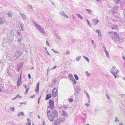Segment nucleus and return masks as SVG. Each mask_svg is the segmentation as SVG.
I'll return each instance as SVG.
<instances>
[{
  "label": "nucleus",
  "mask_w": 125,
  "mask_h": 125,
  "mask_svg": "<svg viewBox=\"0 0 125 125\" xmlns=\"http://www.w3.org/2000/svg\"><path fill=\"white\" fill-rule=\"evenodd\" d=\"M50 110H47V117L49 120L52 122L53 121L54 118L57 117L58 116V113L55 110H53L50 114Z\"/></svg>",
  "instance_id": "1"
},
{
  "label": "nucleus",
  "mask_w": 125,
  "mask_h": 125,
  "mask_svg": "<svg viewBox=\"0 0 125 125\" xmlns=\"http://www.w3.org/2000/svg\"><path fill=\"white\" fill-rule=\"evenodd\" d=\"M109 36L114 41H117L119 39V36L117 33L114 31H110L108 32Z\"/></svg>",
  "instance_id": "2"
},
{
  "label": "nucleus",
  "mask_w": 125,
  "mask_h": 125,
  "mask_svg": "<svg viewBox=\"0 0 125 125\" xmlns=\"http://www.w3.org/2000/svg\"><path fill=\"white\" fill-rule=\"evenodd\" d=\"M112 74L114 75L115 78L118 76V73L119 72L118 69L115 67L114 66L111 68L110 71Z\"/></svg>",
  "instance_id": "3"
},
{
  "label": "nucleus",
  "mask_w": 125,
  "mask_h": 125,
  "mask_svg": "<svg viewBox=\"0 0 125 125\" xmlns=\"http://www.w3.org/2000/svg\"><path fill=\"white\" fill-rule=\"evenodd\" d=\"M33 23L35 26L38 29L40 32L43 34H44L45 33L44 30L39 24L35 21H34Z\"/></svg>",
  "instance_id": "4"
},
{
  "label": "nucleus",
  "mask_w": 125,
  "mask_h": 125,
  "mask_svg": "<svg viewBox=\"0 0 125 125\" xmlns=\"http://www.w3.org/2000/svg\"><path fill=\"white\" fill-rule=\"evenodd\" d=\"M65 119L64 118L62 117L56 120L53 122V124L54 125H57L65 121Z\"/></svg>",
  "instance_id": "5"
},
{
  "label": "nucleus",
  "mask_w": 125,
  "mask_h": 125,
  "mask_svg": "<svg viewBox=\"0 0 125 125\" xmlns=\"http://www.w3.org/2000/svg\"><path fill=\"white\" fill-rule=\"evenodd\" d=\"M118 8V6H114L112 8L110 9L109 10L112 14H114V13L117 12Z\"/></svg>",
  "instance_id": "6"
},
{
  "label": "nucleus",
  "mask_w": 125,
  "mask_h": 125,
  "mask_svg": "<svg viewBox=\"0 0 125 125\" xmlns=\"http://www.w3.org/2000/svg\"><path fill=\"white\" fill-rule=\"evenodd\" d=\"M49 107L51 110L53 109L54 107L53 101L52 99H50L49 101Z\"/></svg>",
  "instance_id": "7"
},
{
  "label": "nucleus",
  "mask_w": 125,
  "mask_h": 125,
  "mask_svg": "<svg viewBox=\"0 0 125 125\" xmlns=\"http://www.w3.org/2000/svg\"><path fill=\"white\" fill-rule=\"evenodd\" d=\"M52 94L53 97H56L58 94V91L56 89L54 88L53 89L52 91Z\"/></svg>",
  "instance_id": "8"
},
{
  "label": "nucleus",
  "mask_w": 125,
  "mask_h": 125,
  "mask_svg": "<svg viewBox=\"0 0 125 125\" xmlns=\"http://www.w3.org/2000/svg\"><path fill=\"white\" fill-rule=\"evenodd\" d=\"M21 72L20 75V77H19L18 79V81L17 83V87H19L20 86V84L21 83Z\"/></svg>",
  "instance_id": "9"
},
{
  "label": "nucleus",
  "mask_w": 125,
  "mask_h": 125,
  "mask_svg": "<svg viewBox=\"0 0 125 125\" xmlns=\"http://www.w3.org/2000/svg\"><path fill=\"white\" fill-rule=\"evenodd\" d=\"M21 52L20 51H17L15 53L14 56L16 58L19 57L21 56Z\"/></svg>",
  "instance_id": "10"
},
{
  "label": "nucleus",
  "mask_w": 125,
  "mask_h": 125,
  "mask_svg": "<svg viewBox=\"0 0 125 125\" xmlns=\"http://www.w3.org/2000/svg\"><path fill=\"white\" fill-rule=\"evenodd\" d=\"M6 22V20L4 18L0 17V25L4 24Z\"/></svg>",
  "instance_id": "11"
},
{
  "label": "nucleus",
  "mask_w": 125,
  "mask_h": 125,
  "mask_svg": "<svg viewBox=\"0 0 125 125\" xmlns=\"http://www.w3.org/2000/svg\"><path fill=\"white\" fill-rule=\"evenodd\" d=\"M59 13L62 16H63L65 17V18L68 19L69 18L68 16L66 14V13L64 12L63 11H62L59 12Z\"/></svg>",
  "instance_id": "12"
},
{
  "label": "nucleus",
  "mask_w": 125,
  "mask_h": 125,
  "mask_svg": "<svg viewBox=\"0 0 125 125\" xmlns=\"http://www.w3.org/2000/svg\"><path fill=\"white\" fill-rule=\"evenodd\" d=\"M74 89L75 91V94H76L78 93V91L81 90L79 86L76 87V88L74 87Z\"/></svg>",
  "instance_id": "13"
},
{
  "label": "nucleus",
  "mask_w": 125,
  "mask_h": 125,
  "mask_svg": "<svg viewBox=\"0 0 125 125\" xmlns=\"http://www.w3.org/2000/svg\"><path fill=\"white\" fill-rule=\"evenodd\" d=\"M62 115L64 117H67L68 116V115L66 111H64L63 110H62Z\"/></svg>",
  "instance_id": "14"
},
{
  "label": "nucleus",
  "mask_w": 125,
  "mask_h": 125,
  "mask_svg": "<svg viewBox=\"0 0 125 125\" xmlns=\"http://www.w3.org/2000/svg\"><path fill=\"white\" fill-rule=\"evenodd\" d=\"M92 21L95 25L97 24L99 22V21L98 19H93Z\"/></svg>",
  "instance_id": "15"
},
{
  "label": "nucleus",
  "mask_w": 125,
  "mask_h": 125,
  "mask_svg": "<svg viewBox=\"0 0 125 125\" xmlns=\"http://www.w3.org/2000/svg\"><path fill=\"white\" fill-rule=\"evenodd\" d=\"M103 50L105 52L106 54V56L107 57L109 58V56L108 54V53L107 52V51L106 50V48L105 47H103Z\"/></svg>",
  "instance_id": "16"
},
{
  "label": "nucleus",
  "mask_w": 125,
  "mask_h": 125,
  "mask_svg": "<svg viewBox=\"0 0 125 125\" xmlns=\"http://www.w3.org/2000/svg\"><path fill=\"white\" fill-rule=\"evenodd\" d=\"M39 83L38 82V83L37 84V86L35 89V92L37 93L39 91Z\"/></svg>",
  "instance_id": "17"
},
{
  "label": "nucleus",
  "mask_w": 125,
  "mask_h": 125,
  "mask_svg": "<svg viewBox=\"0 0 125 125\" xmlns=\"http://www.w3.org/2000/svg\"><path fill=\"white\" fill-rule=\"evenodd\" d=\"M20 13L21 15V17H22V19L23 20H25L26 19V15H24V14H22L21 12H20Z\"/></svg>",
  "instance_id": "18"
},
{
  "label": "nucleus",
  "mask_w": 125,
  "mask_h": 125,
  "mask_svg": "<svg viewBox=\"0 0 125 125\" xmlns=\"http://www.w3.org/2000/svg\"><path fill=\"white\" fill-rule=\"evenodd\" d=\"M92 41V46L94 49H95L96 48V45L95 43L94 42V40H91Z\"/></svg>",
  "instance_id": "19"
},
{
  "label": "nucleus",
  "mask_w": 125,
  "mask_h": 125,
  "mask_svg": "<svg viewBox=\"0 0 125 125\" xmlns=\"http://www.w3.org/2000/svg\"><path fill=\"white\" fill-rule=\"evenodd\" d=\"M52 95L51 94H48L46 95V97L45 98L46 100L49 99L51 97Z\"/></svg>",
  "instance_id": "20"
},
{
  "label": "nucleus",
  "mask_w": 125,
  "mask_h": 125,
  "mask_svg": "<svg viewBox=\"0 0 125 125\" xmlns=\"http://www.w3.org/2000/svg\"><path fill=\"white\" fill-rule=\"evenodd\" d=\"M24 114L23 112H19L17 115V116H19L20 115H24Z\"/></svg>",
  "instance_id": "21"
},
{
  "label": "nucleus",
  "mask_w": 125,
  "mask_h": 125,
  "mask_svg": "<svg viewBox=\"0 0 125 125\" xmlns=\"http://www.w3.org/2000/svg\"><path fill=\"white\" fill-rule=\"evenodd\" d=\"M7 14L9 17H12V12L10 11H9L7 13Z\"/></svg>",
  "instance_id": "22"
},
{
  "label": "nucleus",
  "mask_w": 125,
  "mask_h": 125,
  "mask_svg": "<svg viewBox=\"0 0 125 125\" xmlns=\"http://www.w3.org/2000/svg\"><path fill=\"white\" fill-rule=\"evenodd\" d=\"M85 10L88 13L90 14H92L91 13L92 12V10L88 9H86Z\"/></svg>",
  "instance_id": "23"
},
{
  "label": "nucleus",
  "mask_w": 125,
  "mask_h": 125,
  "mask_svg": "<svg viewBox=\"0 0 125 125\" xmlns=\"http://www.w3.org/2000/svg\"><path fill=\"white\" fill-rule=\"evenodd\" d=\"M68 77L71 80H72L73 79H74L73 75L71 74H69L68 75Z\"/></svg>",
  "instance_id": "24"
},
{
  "label": "nucleus",
  "mask_w": 125,
  "mask_h": 125,
  "mask_svg": "<svg viewBox=\"0 0 125 125\" xmlns=\"http://www.w3.org/2000/svg\"><path fill=\"white\" fill-rule=\"evenodd\" d=\"M82 56L88 62H89V60L88 58L87 57H85L84 55H83Z\"/></svg>",
  "instance_id": "25"
},
{
  "label": "nucleus",
  "mask_w": 125,
  "mask_h": 125,
  "mask_svg": "<svg viewBox=\"0 0 125 125\" xmlns=\"http://www.w3.org/2000/svg\"><path fill=\"white\" fill-rule=\"evenodd\" d=\"M98 35L99 39L100 40H101L102 39V36L101 35V32L99 33L98 34Z\"/></svg>",
  "instance_id": "26"
},
{
  "label": "nucleus",
  "mask_w": 125,
  "mask_h": 125,
  "mask_svg": "<svg viewBox=\"0 0 125 125\" xmlns=\"http://www.w3.org/2000/svg\"><path fill=\"white\" fill-rule=\"evenodd\" d=\"M76 15H77L78 17L81 19L82 20H83V17L81 15L78 14H77Z\"/></svg>",
  "instance_id": "27"
},
{
  "label": "nucleus",
  "mask_w": 125,
  "mask_h": 125,
  "mask_svg": "<svg viewBox=\"0 0 125 125\" xmlns=\"http://www.w3.org/2000/svg\"><path fill=\"white\" fill-rule=\"evenodd\" d=\"M106 96L108 99V100H109L110 99V98L109 94L108 93H106Z\"/></svg>",
  "instance_id": "28"
},
{
  "label": "nucleus",
  "mask_w": 125,
  "mask_h": 125,
  "mask_svg": "<svg viewBox=\"0 0 125 125\" xmlns=\"http://www.w3.org/2000/svg\"><path fill=\"white\" fill-rule=\"evenodd\" d=\"M81 58V56H77L76 58V60L77 61H79Z\"/></svg>",
  "instance_id": "29"
},
{
  "label": "nucleus",
  "mask_w": 125,
  "mask_h": 125,
  "mask_svg": "<svg viewBox=\"0 0 125 125\" xmlns=\"http://www.w3.org/2000/svg\"><path fill=\"white\" fill-rule=\"evenodd\" d=\"M74 76L76 80H78L79 77L76 74H74Z\"/></svg>",
  "instance_id": "30"
},
{
  "label": "nucleus",
  "mask_w": 125,
  "mask_h": 125,
  "mask_svg": "<svg viewBox=\"0 0 125 125\" xmlns=\"http://www.w3.org/2000/svg\"><path fill=\"white\" fill-rule=\"evenodd\" d=\"M56 82V80L55 79H54L52 83V85H54Z\"/></svg>",
  "instance_id": "31"
},
{
  "label": "nucleus",
  "mask_w": 125,
  "mask_h": 125,
  "mask_svg": "<svg viewBox=\"0 0 125 125\" xmlns=\"http://www.w3.org/2000/svg\"><path fill=\"white\" fill-rule=\"evenodd\" d=\"M29 90V88H27L26 89L25 91V93L24 94L25 95H26L27 94L28 92V91Z\"/></svg>",
  "instance_id": "32"
},
{
  "label": "nucleus",
  "mask_w": 125,
  "mask_h": 125,
  "mask_svg": "<svg viewBox=\"0 0 125 125\" xmlns=\"http://www.w3.org/2000/svg\"><path fill=\"white\" fill-rule=\"evenodd\" d=\"M121 0H114L115 3L116 4H118Z\"/></svg>",
  "instance_id": "33"
},
{
  "label": "nucleus",
  "mask_w": 125,
  "mask_h": 125,
  "mask_svg": "<svg viewBox=\"0 0 125 125\" xmlns=\"http://www.w3.org/2000/svg\"><path fill=\"white\" fill-rule=\"evenodd\" d=\"M71 80L73 82L74 84H75L77 82L76 81V80L74 79V78L72 80Z\"/></svg>",
  "instance_id": "34"
},
{
  "label": "nucleus",
  "mask_w": 125,
  "mask_h": 125,
  "mask_svg": "<svg viewBox=\"0 0 125 125\" xmlns=\"http://www.w3.org/2000/svg\"><path fill=\"white\" fill-rule=\"evenodd\" d=\"M9 122L10 124L13 125H16L14 123V122L12 121H9Z\"/></svg>",
  "instance_id": "35"
},
{
  "label": "nucleus",
  "mask_w": 125,
  "mask_h": 125,
  "mask_svg": "<svg viewBox=\"0 0 125 125\" xmlns=\"http://www.w3.org/2000/svg\"><path fill=\"white\" fill-rule=\"evenodd\" d=\"M20 25L21 26V29H22V28H23L24 25V24L23 23H20Z\"/></svg>",
  "instance_id": "36"
},
{
  "label": "nucleus",
  "mask_w": 125,
  "mask_h": 125,
  "mask_svg": "<svg viewBox=\"0 0 125 125\" xmlns=\"http://www.w3.org/2000/svg\"><path fill=\"white\" fill-rule=\"evenodd\" d=\"M119 120L118 119V118L117 117H116L115 118V122H119Z\"/></svg>",
  "instance_id": "37"
},
{
  "label": "nucleus",
  "mask_w": 125,
  "mask_h": 125,
  "mask_svg": "<svg viewBox=\"0 0 125 125\" xmlns=\"http://www.w3.org/2000/svg\"><path fill=\"white\" fill-rule=\"evenodd\" d=\"M12 39H9V40H8L7 41V42L8 43H10V42H11L12 41Z\"/></svg>",
  "instance_id": "38"
},
{
  "label": "nucleus",
  "mask_w": 125,
  "mask_h": 125,
  "mask_svg": "<svg viewBox=\"0 0 125 125\" xmlns=\"http://www.w3.org/2000/svg\"><path fill=\"white\" fill-rule=\"evenodd\" d=\"M111 28L113 29H117V27L116 26H113L111 27Z\"/></svg>",
  "instance_id": "39"
},
{
  "label": "nucleus",
  "mask_w": 125,
  "mask_h": 125,
  "mask_svg": "<svg viewBox=\"0 0 125 125\" xmlns=\"http://www.w3.org/2000/svg\"><path fill=\"white\" fill-rule=\"evenodd\" d=\"M28 7H29V9H33V8L32 7L31 5H29L28 6Z\"/></svg>",
  "instance_id": "40"
},
{
  "label": "nucleus",
  "mask_w": 125,
  "mask_h": 125,
  "mask_svg": "<svg viewBox=\"0 0 125 125\" xmlns=\"http://www.w3.org/2000/svg\"><path fill=\"white\" fill-rule=\"evenodd\" d=\"M96 32L98 34L101 32L99 29H97L96 30Z\"/></svg>",
  "instance_id": "41"
},
{
  "label": "nucleus",
  "mask_w": 125,
  "mask_h": 125,
  "mask_svg": "<svg viewBox=\"0 0 125 125\" xmlns=\"http://www.w3.org/2000/svg\"><path fill=\"white\" fill-rule=\"evenodd\" d=\"M85 73L87 76H88L90 75V74L87 71Z\"/></svg>",
  "instance_id": "42"
},
{
  "label": "nucleus",
  "mask_w": 125,
  "mask_h": 125,
  "mask_svg": "<svg viewBox=\"0 0 125 125\" xmlns=\"http://www.w3.org/2000/svg\"><path fill=\"white\" fill-rule=\"evenodd\" d=\"M86 19V21L87 22L89 26H91L90 24V23L89 22V21L87 19Z\"/></svg>",
  "instance_id": "43"
},
{
  "label": "nucleus",
  "mask_w": 125,
  "mask_h": 125,
  "mask_svg": "<svg viewBox=\"0 0 125 125\" xmlns=\"http://www.w3.org/2000/svg\"><path fill=\"white\" fill-rule=\"evenodd\" d=\"M19 43H21V41L20 38L17 41Z\"/></svg>",
  "instance_id": "44"
},
{
  "label": "nucleus",
  "mask_w": 125,
  "mask_h": 125,
  "mask_svg": "<svg viewBox=\"0 0 125 125\" xmlns=\"http://www.w3.org/2000/svg\"><path fill=\"white\" fill-rule=\"evenodd\" d=\"M69 101L70 102H72L73 101V100L72 98H70L69 99Z\"/></svg>",
  "instance_id": "45"
},
{
  "label": "nucleus",
  "mask_w": 125,
  "mask_h": 125,
  "mask_svg": "<svg viewBox=\"0 0 125 125\" xmlns=\"http://www.w3.org/2000/svg\"><path fill=\"white\" fill-rule=\"evenodd\" d=\"M122 97L123 98H125V94H121Z\"/></svg>",
  "instance_id": "46"
},
{
  "label": "nucleus",
  "mask_w": 125,
  "mask_h": 125,
  "mask_svg": "<svg viewBox=\"0 0 125 125\" xmlns=\"http://www.w3.org/2000/svg\"><path fill=\"white\" fill-rule=\"evenodd\" d=\"M52 50L55 53H58V52L57 51H55L53 49H52Z\"/></svg>",
  "instance_id": "47"
},
{
  "label": "nucleus",
  "mask_w": 125,
  "mask_h": 125,
  "mask_svg": "<svg viewBox=\"0 0 125 125\" xmlns=\"http://www.w3.org/2000/svg\"><path fill=\"white\" fill-rule=\"evenodd\" d=\"M10 109H11V111H13V110L15 109L14 108V107H10Z\"/></svg>",
  "instance_id": "48"
},
{
  "label": "nucleus",
  "mask_w": 125,
  "mask_h": 125,
  "mask_svg": "<svg viewBox=\"0 0 125 125\" xmlns=\"http://www.w3.org/2000/svg\"><path fill=\"white\" fill-rule=\"evenodd\" d=\"M27 121L28 123H30V119L28 118L27 119Z\"/></svg>",
  "instance_id": "49"
},
{
  "label": "nucleus",
  "mask_w": 125,
  "mask_h": 125,
  "mask_svg": "<svg viewBox=\"0 0 125 125\" xmlns=\"http://www.w3.org/2000/svg\"><path fill=\"white\" fill-rule=\"evenodd\" d=\"M35 95H32V96H30V98H34L35 97Z\"/></svg>",
  "instance_id": "50"
},
{
  "label": "nucleus",
  "mask_w": 125,
  "mask_h": 125,
  "mask_svg": "<svg viewBox=\"0 0 125 125\" xmlns=\"http://www.w3.org/2000/svg\"><path fill=\"white\" fill-rule=\"evenodd\" d=\"M57 67V66L56 65L54 66L52 68V69H56Z\"/></svg>",
  "instance_id": "51"
},
{
  "label": "nucleus",
  "mask_w": 125,
  "mask_h": 125,
  "mask_svg": "<svg viewBox=\"0 0 125 125\" xmlns=\"http://www.w3.org/2000/svg\"><path fill=\"white\" fill-rule=\"evenodd\" d=\"M66 53L67 55L69 54H70V52L69 51H66Z\"/></svg>",
  "instance_id": "52"
},
{
  "label": "nucleus",
  "mask_w": 125,
  "mask_h": 125,
  "mask_svg": "<svg viewBox=\"0 0 125 125\" xmlns=\"http://www.w3.org/2000/svg\"><path fill=\"white\" fill-rule=\"evenodd\" d=\"M46 44L47 45L50 46L49 42L47 41H46Z\"/></svg>",
  "instance_id": "53"
},
{
  "label": "nucleus",
  "mask_w": 125,
  "mask_h": 125,
  "mask_svg": "<svg viewBox=\"0 0 125 125\" xmlns=\"http://www.w3.org/2000/svg\"><path fill=\"white\" fill-rule=\"evenodd\" d=\"M28 78L29 79H30L31 78V75L30 73L28 74Z\"/></svg>",
  "instance_id": "54"
},
{
  "label": "nucleus",
  "mask_w": 125,
  "mask_h": 125,
  "mask_svg": "<svg viewBox=\"0 0 125 125\" xmlns=\"http://www.w3.org/2000/svg\"><path fill=\"white\" fill-rule=\"evenodd\" d=\"M86 95L88 98H90L89 94L88 93H87V94H86Z\"/></svg>",
  "instance_id": "55"
},
{
  "label": "nucleus",
  "mask_w": 125,
  "mask_h": 125,
  "mask_svg": "<svg viewBox=\"0 0 125 125\" xmlns=\"http://www.w3.org/2000/svg\"><path fill=\"white\" fill-rule=\"evenodd\" d=\"M41 96L39 98H38V103L39 104V102H40V100L41 99Z\"/></svg>",
  "instance_id": "56"
},
{
  "label": "nucleus",
  "mask_w": 125,
  "mask_h": 125,
  "mask_svg": "<svg viewBox=\"0 0 125 125\" xmlns=\"http://www.w3.org/2000/svg\"><path fill=\"white\" fill-rule=\"evenodd\" d=\"M85 105H86V106H90V104H85Z\"/></svg>",
  "instance_id": "57"
},
{
  "label": "nucleus",
  "mask_w": 125,
  "mask_h": 125,
  "mask_svg": "<svg viewBox=\"0 0 125 125\" xmlns=\"http://www.w3.org/2000/svg\"><path fill=\"white\" fill-rule=\"evenodd\" d=\"M46 53L48 55H50V53H49V52H48L47 51L46 52Z\"/></svg>",
  "instance_id": "58"
},
{
  "label": "nucleus",
  "mask_w": 125,
  "mask_h": 125,
  "mask_svg": "<svg viewBox=\"0 0 125 125\" xmlns=\"http://www.w3.org/2000/svg\"><path fill=\"white\" fill-rule=\"evenodd\" d=\"M83 114V115L85 116V118H86V116H87L86 114L85 113H84V114Z\"/></svg>",
  "instance_id": "59"
},
{
  "label": "nucleus",
  "mask_w": 125,
  "mask_h": 125,
  "mask_svg": "<svg viewBox=\"0 0 125 125\" xmlns=\"http://www.w3.org/2000/svg\"><path fill=\"white\" fill-rule=\"evenodd\" d=\"M122 59L124 60H125V57L124 56H122Z\"/></svg>",
  "instance_id": "60"
},
{
  "label": "nucleus",
  "mask_w": 125,
  "mask_h": 125,
  "mask_svg": "<svg viewBox=\"0 0 125 125\" xmlns=\"http://www.w3.org/2000/svg\"><path fill=\"white\" fill-rule=\"evenodd\" d=\"M23 87H24L25 88H27V86L26 85L24 84L23 85Z\"/></svg>",
  "instance_id": "61"
},
{
  "label": "nucleus",
  "mask_w": 125,
  "mask_h": 125,
  "mask_svg": "<svg viewBox=\"0 0 125 125\" xmlns=\"http://www.w3.org/2000/svg\"><path fill=\"white\" fill-rule=\"evenodd\" d=\"M31 123H26V125H31Z\"/></svg>",
  "instance_id": "62"
},
{
  "label": "nucleus",
  "mask_w": 125,
  "mask_h": 125,
  "mask_svg": "<svg viewBox=\"0 0 125 125\" xmlns=\"http://www.w3.org/2000/svg\"><path fill=\"white\" fill-rule=\"evenodd\" d=\"M72 16H73V20H74V18H75V17H74V16L73 15V14H72Z\"/></svg>",
  "instance_id": "63"
},
{
  "label": "nucleus",
  "mask_w": 125,
  "mask_h": 125,
  "mask_svg": "<svg viewBox=\"0 0 125 125\" xmlns=\"http://www.w3.org/2000/svg\"><path fill=\"white\" fill-rule=\"evenodd\" d=\"M84 92L86 94H87V93H88L87 91L85 90L84 91Z\"/></svg>",
  "instance_id": "64"
}]
</instances>
